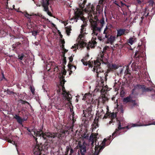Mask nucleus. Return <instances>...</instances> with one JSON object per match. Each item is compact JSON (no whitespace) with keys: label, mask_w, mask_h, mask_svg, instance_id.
<instances>
[{"label":"nucleus","mask_w":155,"mask_h":155,"mask_svg":"<svg viewBox=\"0 0 155 155\" xmlns=\"http://www.w3.org/2000/svg\"><path fill=\"white\" fill-rule=\"evenodd\" d=\"M84 11L87 13L88 18L91 23L92 30V37L91 41H89L87 47V49L88 50L90 48H93L96 45V42L95 40L97 38L100 41H103L106 38H108L110 35L111 27L110 25L106 26L103 35L101 36H99V34L105 23L104 18L102 17L101 19L99 20L97 9H95L94 7L91 4L87 6Z\"/></svg>","instance_id":"f257e3e1"},{"label":"nucleus","mask_w":155,"mask_h":155,"mask_svg":"<svg viewBox=\"0 0 155 155\" xmlns=\"http://www.w3.org/2000/svg\"><path fill=\"white\" fill-rule=\"evenodd\" d=\"M107 47H105L103 49V51L97 57V60L94 61V67L93 69V71L95 72L97 74V77H100L101 81V83L99 84L100 87H102L101 90V92L106 91L109 90L107 88V86H104V81H106L107 77V73H103V70L100 67L101 64H107L108 63V57L106 54H104V51H106ZM99 84V83H98Z\"/></svg>","instance_id":"f03ea898"},{"label":"nucleus","mask_w":155,"mask_h":155,"mask_svg":"<svg viewBox=\"0 0 155 155\" xmlns=\"http://www.w3.org/2000/svg\"><path fill=\"white\" fill-rule=\"evenodd\" d=\"M74 13L75 17L71 18V20H74V21L76 22L77 20L80 19L83 21V24L81 26L80 34L77 40V43L72 46L71 48V49L73 50V51H75L77 49L83 47L86 45V43L84 40L85 36L86 35L85 27L87 25L86 19L83 16V15H84L83 12L79 9H77L75 11Z\"/></svg>","instance_id":"7ed1b4c3"},{"label":"nucleus","mask_w":155,"mask_h":155,"mask_svg":"<svg viewBox=\"0 0 155 155\" xmlns=\"http://www.w3.org/2000/svg\"><path fill=\"white\" fill-rule=\"evenodd\" d=\"M34 132V134L37 137H40V138H42L48 141H51L52 143L53 139L56 137H57L59 140L62 139L65 134L68 132V131L61 130L58 133H51L49 132L44 133L42 130L37 131L36 133L35 131Z\"/></svg>","instance_id":"20e7f679"},{"label":"nucleus","mask_w":155,"mask_h":155,"mask_svg":"<svg viewBox=\"0 0 155 155\" xmlns=\"http://www.w3.org/2000/svg\"><path fill=\"white\" fill-rule=\"evenodd\" d=\"M147 126V124H142L138 122L136 124H129L128 126L126 127H121V123L120 122H119L118 124V128L116 129L115 130L114 132L112 134V135L113 137H115L116 136L119 135L120 134V133L121 132V130L125 128L128 129L131 127Z\"/></svg>","instance_id":"39448f33"},{"label":"nucleus","mask_w":155,"mask_h":155,"mask_svg":"<svg viewBox=\"0 0 155 155\" xmlns=\"http://www.w3.org/2000/svg\"><path fill=\"white\" fill-rule=\"evenodd\" d=\"M66 71L65 70H63L62 73L60 74V85L61 88H59V89H58L57 90L59 94H61V93H62V90H63V91H66L65 90V88L64 85V84L65 82L64 79V76L66 75Z\"/></svg>","instance_id":"423d86ee"},{"label":"nucleus","mask_w":155,"mask_h":155,"mask_svg":"<svg viewBox=\"0 0 155 155\" xmlns=\"http://www.w3.org/2000/svg\"><path fill=\"white\" fill-rule=\"evenodd\" d=\"M63 91V90H62V93H61V94L63 95V97L64 99L66 100H67L68 105L69 107L71 113V115L70 117H72V119L74 121V112H73V110L71 108V104L70 103V99L69 97V94L66 91Z\"/></svg>","instance_id":"0eeeda50"},{"label":"nucleus","mask_w":155,"mask_h":155,"mask_svg":"<svg viewBox=\"0 0 155 155\" xmlns=\"http://www.w3.org/2000/svg\"><path fill=\"white\" fill-rule=\"evenodd\" d=\"M145 47L144 45H139L137 48L139 51H136L134 57L139 58L140 57L144 56V54H145Z\"/></svg>","instance_id":"6e6552de"},{"label":"nucleus","mask_w":155,"mask_h":155,"mask_svg":"<svg viewBox=\"0 0 155 155\" xmlns=\"http://www.w3.org/2000/svg\"><path fill=\"white\" fill-rule=\"evenodd\" d=\"M87 105L88 107L86 110H83V111L84 114L83 117L90 118L93 114L92 109L93 106L91 104H88Z\"/></svg>","instance_id":"1a4fd4ad"},{"label":"nucleus","mask_w":155,"mask_h":155,"mask_svg":"<svg viewBox=\"0 0 155 155\" xmlns=\"http://www.w3.org/2000/svg\"><path fill=\"white\" fill-rule=\"evenodd\" d=\"M140 89H142L143 90H144L145 91H152L153 92H153L154 93V95H155V91H154L155 90V87H153V88H145L144 85H141L139 84H137L134 86V88L133 90L132 94H133L135 90Z\"/></svg>","instance_id":"9d476101"},{"label":"nucleus","mask_w":155,"mask_h":155,"mask_svg":"<svg viewBox=\"0 0 155 155\" xmlns=\"http://www.w3.org/2000/svg\"><path fill=\"white\" fill-rule=\"evenodd\" d=\"M77 147L79 148L81 155H84V153L86 152L85 146L83 143H81L79 142L78 143Z\"/></svg>","instance_id":"9b49d317"},{"label":"nucleus","mask_w":155,"mask_h":155,"mask_svg":"<svg viewBox=\"0 0 155 155\" xmlns=\"http://www.w3.org/2000/svg\"><path fill=\"white\" fill-rule=\"evenodd\" d=\"M123 101L126 103L131 102L133 105L132 107L135 106L137 104L135 101L132 100V98L131 95L124 98L123 99Z\"/></svg>","instance_id":"f8f14e48"},{"label":"nucleus","mask_w":155,"mask_h":155,"mask_svg":"<svg viewBox=\"0 0 155 155\" xmlns=\"http://www.w3.org/2000/svg\"><path fill=\"white\" fill-rule=\"evenodd\" d=\"M97 106L98 110L97 111V114L99 116H102L104 114V112L103 109L101 108L102 107L100 104V102L98 103Z\"/></svg>","instance_id":"ddd939ff"},{"label":"nucleus","mask_w":155,"mask_h":155,"mask_svg":"<svg viewBox=\"0 0 155 155\" xmlns=\"http://www.w3.org/2000/svg\"><path fill=\"white\" fill-rule=\"evenodd\" d=\"M49 5V2L47 1L46 2H44L43 6L44 8V11L47 12L48 15L50 16H51L52 15L51 13L48 11V5Z\"/></svg>","instance_id":"4468645a"},{"label":"nucleus","mask_w":155,"mask_h":155,"mask_svg":"<svg viewBox=\"0 0 155 155\" xmlns=\"http://www.w3.org/2000/svg\"><path fill=\"white\" fill-rule=\"evenodd\" d=\"M108 98L105 95H103L101 98H100L98 103L100 102V104L102 105L103 104H104L106 102L108 101Z\"/></svg>","instance_id":"2eb2a0df"},{"label":"nucleus","mask_w":155,"mask_h":155,"mask_svg":"<svg viewBox=\"0 0 155 155\" xmlns=\"http://www.w3.org/2000/svg\"><path fill=\"white\" fill-rule=\"evenodd\" d=\"M14 117L16 120L17 122L21 125L22 124V123L24 121L26 120L25 119H23L20 117L17 114H15Z\"/></svg>","instance_id":"dca6fc26"},{"label":"nucleus","mask_w":155,"mask_h":155,"mask_svg":"<svg viewBox=\"0 0 155 155\" xmlns=\"http://www.w3.org/2000/svg\"><path fill=\"white\" fill-rule=\"evenodd\" d=\"M117 37L120 36L121 35L126 34V29H119L117 30Z\"/></svg>","instance_id":"f3484780"},{"label":"nucleus","mask_w":155,"mask_h":155,"mask_svg":"<svg viewBox=\"0 0 155 155\" xmlns=\"http://www.w3.org/2000/svg\"><path fill=\"white\" fill-rule=\"evenodd\" d=\"M108 69L110 71H113L114 70L117 69L118 68L117 65L114 64H108Z\"/></svg>","instance_id":"a211bd4d"},{"label":"nucleus","mask_w":155,"mask_h":155,"mask_svg":"<svg viewBox=\"0 0 155 155\" xmlns=\"http://www.w3.org/2000/svg\"><path fill=\"white\" fill-rule=\"evenodd\" d=\"M116 37L114 36L110 35V37L109 36L107 39V42L108 43H110L111 45H112L113 43L114 42L115 40Z\"/></svg>","instance_id":"6ab92c4d"},{"label":"nucleus","mask_w":155,"mask_h":155,"mask_svg":"<svg viewBox=\"0 0 155 155\" xmlns=\"http://www.w3.org/2000/svg\"><path fill=\"white\" fill-rule=\"evenodd\" d=\"M131 67L132 68V69L133 71H138L140 68V67L136 65V64L135 62H133L131 65Z\"/></svg>","instance_id":"aec40b11"},{"label":"nucleus","mask_w":155,"mask_h":155,"mask_svg":"<svg viewBox=\"0 0 155 155\" xmlns=\"http://www.w3.org/2000/svg\"><path fill=\"white\" fill-rule=\"evenodd\" d=\"M136 41V38L134 36L130 37L128 40L127 42L130 45H132Z\"/></svg>","instance_id":"412c9836"},{"label":"nucleus","mask_w":155,"mask_h":155,"mask_svg":"<svg viewBox=\"0 0 155 155\" xmlns=\"http://www.w3.org/2000/svg\"><path fill=\"white\" fill-rule=\"evenodd\" d=\"M81 61L83 63V64L85 65H87L88 64L89 67H93V61H88V63H87V62L84 61L83 59L81 60Z\"/></svg>","instance_id":"4be33fe9"},{"label":"nucleus","mask_w":155,"mask_h":155,"mask_svg":"<svg viewBox=\"0 0 155 155\" xmlns=\"http://www.w3.org/2000/svg\"><path fill=\"white\" fill-rule=\"evenodd\" d=\"M87 0H80L79 2V5L81 8L83 9L84 7V5L86 3Z\"/></svg>","instance_id":"5701e85b"},{"label":"nucleus","mask_w":155,"mask_h":155,"mask_svg":"<svg viewBox=\"0 0 155 155\" xmlns=\"http://www.w3.org/2000/svg\"><path fill=\"white\" fill-rule=\"evenodd\" d=\"M92 95L90 94H86L83 97V100H87L88 99L91 100V99Z\"/></svg>","instance_id":"b1692460"},{"label":"nucleus","mask_w":155,"mask_h":155,"mask_svg":"<svg viewBox=\"0 0 155 155\" xmlns=\"http://www.w3.org/2000/svg\"><path fill=\"white\" fill-rule=\"evenodd\" d=\"M52 101L51 103H54V106H55V107L56 109L59 110L61 109H62V106L61 105H60V104H58V103L54 102L53 100H52Z\"/></svg>","instance_id":"393cba45"},{"label":"nucleus","mask_w":155,"mask_h":155,"mask_svg":"<svg viewBox=\"0 0 155 155\" xmlns=\"http://www.w3.org/2000/svg\"><path fill=\"white\" fill-rule=\"evenodd\" d=\"M71 27L70 26H68L65 28H66V31L68 35H70V33L71 32L70 31L71 30Z\"/></svg>","instance_id":"a878e982"},{"label":"nucleus","mask_w":155,"mask_h":155,"mask_svg":"<svg viewBox=\"0 0 155 155\" xmlns=\"http://www.w3.org/2000/svg\"><path fill=\"white\" fill-rule=\"evenodd\" d=\"M114 3L116 5H117V6L120 7H121L122 6H123L124 5H125V4L123 3L122 2H120V3H119L116 0L114 1Z\"/></svg>","instance_id":"bb28decb"},{"label":"nucleus","mask_w":155,"mask_h":155,"mask_svg":"<svg viewBox=\"0 0 155 155\" xmlns=\"http://www.w3.org/2000/svg\"><path fill=\"white\" fill-rule=\"evenodd\" d=\"M98 120H95L94 122L93 125L94 126V127L96 128L97 127H98V126L97 124Z\"/></svg>","instance_id":"cd10ccee"},{"label":"nucleus","mask_w":155,"mask_h":155,"mask_svg":"<svg viewBox=\"0 0 155 155\" xmlns=\"http://www.w3.org/2000/svg\"><path fill=\"white\" fill-rule=\"evenodd\" d=\"M44 146L45 147V149H46L47 150L48 149H49L50 147V145L48 144V142L45 143Z\"/></svg>","instance_id":"c85d7f7f"},{"label":"nucleus","mask_w":155,"mask_h":155,"mask_svg":"<svg viewBox=\"0 0 155 155\" xmlns=\"http://www.w3.org/2000/svg\"><path fill=\"white\" fill-rule=\"evenodd\" d=\"M131 62H130L128 65L127 66V68H126V70L125 71L124 73L125 74H127L128 73H129V66L130 65V64H131Z\"/></svg>","instance_id":"c756f323"},{"label":"nucleus","mask_w":155,"mask_h":155,"mask_svg":"<svg viewBox=\"0 0 155 155\" xmlns=\"http://www.w3.org/2000/svg\"><path fill=\"white\" fill-rule=\"evenodd\" d=\"M24 57V55L23 54H20L18 55V59L21 60H22Z\"/></svg>","instance_id":"7c9ffc66"},{"label":"nucleus","mask_w":155,"mask_h":155,"mask_svg":"<svg viewBox=\"0 0 155 155\" xmlns=\"http://www.w3.org/2000/svg\"><path fill=\"white\" fill-rule=\"evenodd\" d=\"M148 3H149V5L151 6H153V5L154 4V2L153 0H150L148 2Z\"/></svg>","instance_id":"2f4dec72"},{"label":"nucleus","mask_w":155,"mask_h":155,"mask_svg":"<svg viewBox=\"0 0 155 155\" xmlns=\"http://www.w3.org/2000/svg\"><path fill=\"white\" fill-rule=\"evenodd\" d=\"M39 16V17H41V18H42L44 19H45V20L46 21H48V22H50V21L48 19H47L46 18H45V17H44V16H42V15H41V16L40 15H38Z\"/></svg>","instance_id":"473e14b6"},{"label":"nucleus","mask_w":155,"mask_h":155,"mask_svg":"<svg viewBox=\"0 0 155 155\" xmlns=\"http://www.w3.org/2000/svg\"><path fill=\"white\" fill-rule=\"evenodd\" d=\"M116 114L114 113H112L111 115V118L113 119L116 118Z\"/></svg>","instance_id":"72a5a7b5"},{"label":"nucleus","mask_w":155,"mask_h":155,"mask_svg":"<svg viewBox=\"0 0 155 155\" xmlns=\"http://www.w3.org/2000/svg\"><path fill=\"white\" fill-rule=\"evenodd\" d=\"M8 142L12 143L13 145L15 144V145L16 146L15 141L13 140H8Z\"/></svg>","instance_id":"f704fd0d"},{"label":"nucleus","mask_w":155,"mask_h":155,"mask_svg":"<svg viewBox=\"0 0 155 155\" xmlns=\"http://www.w3.org/2000/svg\"><path fill=\"white\" fill-rule=\"evenodd\" d=\"M5 32L3 31L0 30V36L1 37H3V35L4 34Z\"/></svg>","instance_id":"c9c22d12"},{"label":"nucleus","mask_w":155,"mask_h":155,"mask_svg":"<svg viewBox=\"0 0 155 155\" xmlns=\"http://www.w3.org/2000/svg\"><path fill=\"white\" fill-rule=\"evenodd\" d=\"M30 90L32 94H35V89L34 88L32 87H31V89Z\"/></svg>","instance_id":"e433bc0d"},{"label":"nucleus","mask_w":155,"mask_h":155,"mask_svg":"<svg viewBox=\"0 0 155 155\" xmlns=\"http://www.w3.org/2000/svg\"><path fill=\"white\" fill-rule=\"evenodd\" d=\"M37 32L36 31H33L32 32V35L35 36H36Z\"/></svg>","instance_id":"4c0bfd02"},{"label":"nucleus","mask_w":155,"mask_h":155,"mask_svg":"<svg viewBox=\"0 0 155 155\" xmlns=\"http://www.w3.org/2000/svg\"><path fill=\"white\" fill-rule=\"evenodd\" d=\"M24 15L26 17L29 19L30 18V15L28 14L27 13H24Z\"/></svg>","instance_id":"58836bf2"},{"label":"nucleus","mask_w":155,"mask_h":155,"mask_svg":"<svg viewBox=\"0 0 155 155\" xmlns=\"http://www.w3.org/2000/svg\"><path fill=\"white\" fill-rule=\"evenodd\" d=\"M146 14V13L145 12L144 13V16H145V17H147L148 15L149 16H151V14L149 15L150 14V13L149 12H148Z\"/></svg>","instance_id":"ea45409f"},{"label":"nucleus","mask_w":155,"mask_h":155,"mask_svg":"<svg viewBox=\"0 0 155 155\" xmlns=\"http://www.w3.org/2000/svg\"><path fill=\"white\" fill-rule=\"evenodd\" d=\"M74 151L72 148L70 149V152L69 155H74L73 154Z\"/></svg>","instance_id":"a19ab883"},{"label":"nucleus","mask_w":155,"mask_h":155,"mask_svg":"<svg viewBox=\"0 0 155 155\" xmlns=\"http://www.w3.org/2000/svg\"><path fill=\"white\" fill-rule=\"evenodd\" d=\"M54 93H53L52 94H51L50 93H48V97L49 98H51V97H52L54 95Z\"/></svg>","instance_id":"79ce46f5"},{"label":"nucleus","mask_w":155,"mask_h":155,"mask_svg":"<svg viewBox=\"0 0 155 155\" xmlns=\"http://www.w3.org/2000/svg\"><path fill=\"white\" fill-rule=\"evenodd\" d=\"M21 103H22V104H25V103H27L29 104V103H28L26 101H24L22 100H21Z\"/></svg>","instance_id":"37998d69"},{"label":"nucleus","mask_w":155,"mask_h":155,"mask_svg":"<svg viewBox=\"0 0 155 155\" xmlns=\"http://www.w3.org/2000/svg\"><path fill=\"white\" fill-rule=\"evenodd\" d=\"M26 128L27 130L30 133H29L28 134L30 135L31 134V132L33 130H31L29 128H27V127H26Z\"/></svg>","instance_id":"c03bdc74"},{"label":"nucleus","mask_w":155,"mask_h":155,"mask_svg":"<svg viewBox=\"0 0 155 155\" xmlns=\"http://www.w3.org/2000/svg\"><path fill=\"white\" fill-rule=\"evenodd\" d=\"M141 3V1L140 0H137L136 4L137 5H140Z\"/></svg>","instance_id":"a18cd8bd"},{"label":"nucleus","mask_w":155,"mask_h":155,"mask_svg":"<svg viewBox=\"0 0 155 155\" xmlns=\"http://www.w3.org/2000/svg\"><path fill=\"white\" fill-rule=\"evenodd\" d=\"M148 125H155V121H153L152 123H149V124H147Z\"/></svg>","instance_id":"49530a36"},{"label":"nucleus","mask_w":155,"mask_h":155,"mask_svg":"<svg viewBox=\"0 0 155 155\" xmlns=\"http://www.w3.org/2000/svg\"><path fill=\"white\" fill-rule=\"evenodd\" d=\"M7 93L8 94H11L13 93V92L12 91H10L9 90H8L7 91Z\"/></svg>","instance_id":"de8ad7c7"},{"label":"nucleus","mask_w":155,"mask_h":155,"mask_svg":"<svg viewBox=\"0 0 155 155\" xmlns=\"http://www.w3.org/2000/svg\"><path fill=\"white\" fill-rule=\"evenodd\" d=\"M20 44V43L19 42H17L15 45H13V46L14 48H15L16 47V45H18Z\"/></svg>","instance_id":"09e8293b"},{"label":"nucleus","mask_w":155,"mask_h":155,"mask_svg":"<svg viewBox=\"0 0 155 155\" xmlns=\"http://www.w3.org/2000/svg\"><path fill=\"white\" fill-rule=\"evenodd\" d=\"M88 135H85V134L83 136V137L85 139H87L88 138Z\"/></svg>","instance_id":"8fccbe9b"},{"label":"nucleus","mask_w":155,"mask_h":155,"mask_svg":"<svg viewBox=\"0 0 155 155\" xmlns=\"http://www.w3.org/2000/svg\"><path fill=\"white\" fill-rule=\"evenodd\" d=\"M69 60L70 61V62H72L73 61V59L72 56H71V57H69Z\"/></svg>","instance_id":"3c124183"},{"label":"nucleus","mask_w":155,"mask_h":155,"mask_svg":"<svg viewBox=\"0 0 155 155\" xmlns=\"http://www.w3.org/2000/svg\"><path fill=\"white\" fill-rule=\"evenodd\" d=\"M70 148L69 147L67 146L66 147V150H67V154L68 153V152L69 151V150H70Z\"/></svg>","instance_id":"603ef678"},{"label":"nucleus","mask_w":155,"mask_h":155,"mask_svg":"<svg viewBox=\"0 0 155 155\" xmlns=\"http://www.w3.org/2000/svg\"><path fill=\"white\" fill-rule=\"evenodd\" d=\"M113 136L112 137L111 135H110L109 137L108 138V140H110L111 139H114V138H113Z\"/></svg>","instance_id":"864d4df0"},{"label":"nucleus","mask_w":155,"mask_h":155,"mask_svg":"<svg viewBox=\"0 0 155 155\" xmlns=\"http://www.w3.org/2000/svg\"><path fill=\"white\" fill-rule=\"evenodd\" d=\"M105 0H99L100 3L101 4H102L103 2L105 1Z\"/></svg>","instance_id":"5fc2aeb1"},{"label":"nucleus","mask_w":155,"mask_h":155,"mask_svg":"<svg viewBox=\"0 0 155 155\" xmlns=\"http://www.w3.org/2000/svg\"><path fill=\"white\" fill-rule=\"evenodd\" d=\"M141 23L142 22V20H143V17H141Z\"/></svg>","instance_id":"6e6d98bb"},{"label":"nucleus","mask_w":155,"mask_h":155,"mask_svg":"<svg viewBox=\"0 0 155 155\" xmlns=\"http://www.w3.org/2000/svg\"><path fill=\"white\" fill-rule=\"evenodd\" d=\"M74 67V68L75 69H76V66H72V67Z\"/></svg>","instance_id":"4d7b16f0"},{"label":"nucleus","mask_w":155,"mask_h":155,"mask_svg":"<svg viewBox=\"0 0 155 155\" xmlns=\"http://www.w3.org/2000/svg\"><path fill=\"white\" fill-rule=\"evenodd\" d=\"M113 121V120H112L111 121H110V122H109V124H111Z\"/></svg>","instance_id":"13d9d810"},{"label":"nucleus","mask_w":155,"mask_h":155,"mask_svg":"<svg viewBox=\"0 0 155 155\" xmlns=\"http://www.w3.org/2000/svg\"><path fill=\"white\" fill-rule=\"evenodd\" d=\"M2 77H3V78H5L4 77V75L2 73Z\"/></svg>","instance_id":"bf43d9fd"},{"label":"nucleus","mask_w":155,"mask_h":155,"mask_svg":"<svg viewBox=\"0 0 155 155\" xmlns=\"http://www.w3.org/2000/svg\"><path fill=\"white\" fill-rule=\"evenodd\" d=\"M107 111H108V107L107 106Z\"/></svg>","instance_id":"052dcab7"},{"label":"nucleus","mask_w":155,"mask_h":155,"mask_svg":"<svg viewBox=\"0 0 155 155\" xmlns=\"http://www.w3.org/2000/svg\"><path fill=\"white\" fill-rule=\"evenodd\" d=\"M37 138H36V139H35H35L36 140V143H37Z\"/></svg>","instance_id":"680f3d73"},{"label":"nucleus","mask_w":155,"mask_h":155,"mask_svg":"<svg viewBox=\"0 0 155 155\" xmlns=\"http://www.w3.org/2000/svg\"><path fill=\"white\" fill-rule=\"evenodd\" d=\"M64 47V45H62V48H63Z\"/></svg>","instance_id":"e2e57ef3"},{"label":"nucleus","mask_w":155,"mask_h":155,"mask_svg":"<svg viewBox=\"0 0 155 155\" xmlns=\"http://www.w3.org/2000/svg\"><path fill=\"white\" fill-rule=\"evenodd\" d=\"M46 0V2H47V1H48H48H49V0Z\"/></svg>","instance_id":"0e129e2a"},{"label":"nucleus","mask_w":155,"mask_h":155,"mask_svg":"<svg viewBox=\"0 0 155 155\" xmlns=\"http://www.w3.org/2000/svg\"><path fill=\"white\" fill-rule=\"evenodd\" d=\"M43 27L44 28H45V25H43Z\"/></svg>","instance_id":"69168bd1"},{"label":"nucleus","mask_w":155,"mask_h":155,"mask_svg":"<svg viewBox=\"0 0 155 155\" xmlns=\"http://www.w3.org/2000/svg\"><path fill=\"white\" fill-rule=\"evenodd\" d=\"M65 50V52H67V51L66 50Z\"/></svg>","instance_id":"338daca9"},{"label":"nucleus","mask_w":155,"mask_h":155,"mask_svg":"<svg viewBox=\"0 0 155 155\" xmlns=\"http://www.w3.org/2000/svg\"><path fill=\"white\" fill-rule=\"evenodd\" d=\"M64 41H62V42L63 43H64Z\"/></svg>","instance_id":"774afa93"}]
</instances>
